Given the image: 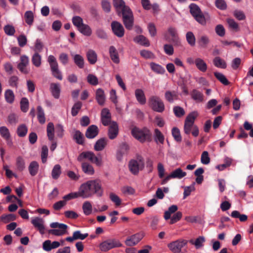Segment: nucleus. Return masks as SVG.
Here are the masks:
<instances>
[{
	"label": "nucleus",
	"mask_w": 253,
	"mask_h": 253,
	"mask_svg": "<svg viewBox=\"0 0 253 253\" xmlns=\"http://www.w3.org/2000/svg\"><path fill=\"white\" fill-rule=\"evenodd\" d=\"M213 64L217 68L221 69H225L227 64L224 60L221 59L220 57H216L213 60Z\"/></svg>",
	"instance_id": "obj_41"
},
{
	"label": "nucleus",
	"mask_w": 253,
	"mask_h": 253,
	"mask_svg": "<svg viewBox=\"0 0 253 253\" xmlns=\"http://www.w3.org/2000/svg\"><path fill=\"white\" fill-rule=\"evenodd\" d=\"M101 122L102 124L107 126L111 123V114L109 110L107 108H104L101 111Z\"/></svg>",
	"instance_id": "obj_21"
},
{
	"label": "nucleus",
	"mask_w": 253,
	"mask_h": 253,
	"mask_svg": "<svg viewBox=\"0 0 253 253\" xmlns=\"http://www.w3.org/2000/svg\"><path fill=\"white\" fill-rule=\"evenodd\" d=\"M113 4L117 11H122L123 21L126 28L131 30L133 27L134 18L130 8L125 5L123 0H113Z\"/></svg>",
	"instance_id": "obj_1"
},
{
	"label": "nucleus",
	"mask_w": 253,
	"mask_h": 253,
	"mask_svg": "<svg viewBox=\"0 0 253 253\" xmlns=\"http://www.w3.org/2000/svg\"><path fill=\"white\" fill-rule=\"evenodd\" d=\"M147 29L151 37H154L157 35V29L153 23L150 22L148 24Z\"/></svg>",
	"instance_id": "obj_64"
},
{
	"label": "nucleus",
	"mask_w": 253,
	"mask_h": 253,
	"mask_svg": "<svg viewBox=\"0 0 253 253\" xmlns=\"http://www.w3.org/2000/svg\"><path fill=\"white\" fill-rule=\"evenodd\" d=\"M0 134L5 140L8 146H11L12 145L13 143L9 129L6 126H2L0 127Z\"/></svg>",
	"instance_id": "obj_19"
},
{
	"label": "nucleus",
	"mask_w": 253,
	"mask_h": 253,
	"mask_svg": "<svg viewBox=\"0 0 253 253\" xmlns=\"http://www.w3.org/2000/svg\"><path fill=\"white\" fill-rule=\"evenodd\" d=\"M55 128L53 124L51 122L47 124L46 128L47 136L50 141H53L54 138Z\"/></svg>",
	"instance_id": "obj_34"
},
{
	"label": "nucleus",
	"mask_w": 253,
	"mask_h": 253,
	"mask_svg": "<svg viewBox=\"0 0 253 253\" xmlns=\"http://www.w3.org/2000/svg\"><path fill=\"white\" fill-rule=\"evenodd\" d=\"M92 196L96 195L98 197H101L103 194V189L102 184L99 179H93L87 181Z\"/></svg>",
	"instance_id": "obj_7"
},
{
	"label": "nucleus",
	"mask_w": 253,
	"mask_h": 253,
	"mask_svg": "<svg viewBox=\"0 0 253 253\" xmlns=\"http://www.w3.org/2000/svg\"><path fill=\"white\" fill-rule=\"evenodd\" d=\"M29 64V58L28 56L24 55L20 57V62L18 64V68L20 72L27 74L29 72L27 66Z\"/></svg>",
	"instance_id": "obj_17"
},
{
	"label": "nucleus",
	"mask_w": 253,
	"mask_h": 253,
	"mask_svg": "<svg viewBox=\"0 0 253 253\" xmlns=\"http://www.w3.org/2000/svg\"><path fill=\"white\" fill-rule=\"evenodd\" d=\"M189 8L191 15L199 24L202 25H206L207 23V15H204L199 6L195 3L189 5Z\"/></svg>",
	"instance_id": "obj_3"
},
{
	"label": "nucleus",
	"mask_w": 253,
	"mask_h": 253,
	"mask_svg": "<svg viewBox=\"0 0 253 253\" xmlns=\"http://www.w3.org/2000/svg\"><path fill=\"white\" fill-rule=\"evenodd\" d=\"M98 133V128L95 125H91L87 129L85 136L87 138L91 139L96 137Z\"/></svg>",
	"instance_id": "obj_24"
},
{
	"label": "nucleus",
	"mask_w": 253,
	"mask_h": 253,
	"mask_svg": "<svg viewBox=\"0 0 253 253\" xmlns=\"http://www.w3.org/2000/svg\"><path fill=\"white\" fill-rule=\"evenodd\" d=\"M95 98L97 103L101 106L104 105L106 97L104 90L101 88H98L96 91Z\"/></svg>",
	"instance_id": "obj_26"
},
{
	"label": "nucleus",
	"mask_w": 253,
	"mask_h": 253,
	"mask_svg": "<svg viewBox=\"0 0 253 253\" xmlns=\"http://www.w3.org/2000/svg\"><path fill=\"white\" fill-rule=\"evenodd\" d=\"M16 165L17 169L18 171H21L25 169V163L24 159L22 157L19 156L16 158Z\"/></svg>",
	"instance_id": "obj_46"
},
{
	"label": "nucleus",
	"mask_w": 253,
	"mask_h": 253,
	"mask_svg": "<svg viewBox=\"0 0 253 253\" xmlns=\"http://www.w3.org/2000/svg\"><path fill=\"white\" fill-rule=\"evenodd\" d=\"M172 135L173 137L174 140L180 142L182 140V137L180 134V130L176 127H173L171 130Z\"/></svg>",
	"instance_id": "obj_52"
},
{
	"label": "nucleus",
	"mask_w": 253,
	"mask_h": 253,
	"mask_svg": "<svg viewBox=\"0 0 253 253\" xmlns=\"http://www.w3.org/2000/svg\"><path fill=\"white\" fill-rule=\"evenodd\" d=\"M78 30L83 35L87 37H89L92 34V30L87 24H83Z\"/></svg>",
	"instance_id": "obj_37"
},
{
	"label": "nucleus",
	"mask_w": 253,
	"mask_h": 253,
	"mask_svg": "<svg viewBox=\"0 0 253 253\" xmlns=\"http://www.w3.org/2000/svg\"><path fill=\"white\" fill-rule=\"evenodd\" d=\"M209 38L206 35L202 36L198 41L199 45L203 47H206L209 43Z\"/></svg>",
	"instance_id": "obj_60"
},
{
	"label": "nucleus",
	"mask_w": 253,
	"mask_h": 253,
	"mask_svg": "<svg viewBox=\"0 0 253 253\" xmlns=\"http://www.w3.org/2000/svg\"><path fill=\"white\" fill-rule=\"evenodd\" d=\"M186 38L187 42L191 46H193L195 45L196 39L194 34L192 32H188L186 33Z\"/></svg>",
	"instance_id": "obj_53"
},
{
	"label": "nucleus",
	"mask_w": 253,
	"mask_h": 253,
	"mask_svg": "<svg viewBox=\"0 0 253 253\" xmlns=\"http://www.w3.org/2000/svg\"><path fill=\"white\" fill-rule=\"evenodd\" d=\"M39 169V165L36 161L31 162L28 167V170L31 176H35L38 172Z\"/></svg>",
	"instance_id": "obj_32"
},
{
	"label": "nucleus",
	"mask_w": 253,
	"mask_h": 253,
	"mask_svg": "<svg viewBox=\"0 0 253 253\" xmlns=\"http://www.w3.org/2000/svg\"><path fill=\"white\" fill-rule=\"evenodd\" d=\"M119 128L117 123L113 122L110 124L108 136L111 139H113L117 137L118 134Z\"/></svg>",
	"instance_id": "obj_22"
},
{
	"label": "nucleus",
	"mask_w": 253,
	"mask_h": 253,
	"mask_svg": "<svg viewBox=\"0 0 253 253\" xmlns=\"http://www.w3.org/2000/svg\"><path fill=\"white\" fill-rule=\"evenodd\" d=\"M191 97L197 102H202L203 101V93L197 89H193L191 93Z\"/></svg>",
	"instance_id": "obj_43"
},
{
	"label": "nucleus",
	"mask_w": 253,
	"mask_h": 253,
	"mask_svg": "<svg viewBox=\"0 0 253 253\" xmlns=\"http://www.w3.org/2000/svg\"><path fill=\"white\" fill-rule=\"evenodd\" d=\"M83 171L86 175H92L95 173V170L92 165L88 162H83L81 165Z\"/></svg>",
	"instance_id": "obj_23"
},
{
	"label": "nucleus",
	"mask_w": 253,
	"mask_h": 253,
	"mask_svg": "<svg viewBox=\"0 0 253 253\" xmlns=\"http://www.w3.org/2000/svg\"><path fill=\"white\" fill-rule=\"evenodd\" d=\"M47 62L49 64L52 76L59 80H62L63 77L61 72L59 69L56 58L53 55H50L47 58Z\"/></svg>",
	"instance_id": "obj_6"
},
{
	"label": "nucleus",
	"mask_w": 253,
	"mask_h": 253,
	"mask_svg": "<svg viewBox=\"0 0 253 253\" xmlns=\"http://www.w3.org/2000/svg\"><path fill=\"white\" fill-rule=\"evenodd\" d=\"M205 242V238L203 236H200L197 238L195 241L191 240L190 243L194 245L196 249H199L202 247L204 245V243Z\"/></svg>",
	"instance_id": "obj_45"
},
{
	"label": "nucleus",
	"mask_w": 253,
	"mask_h": 253,
	"mask_svg": "<svg viewBox=\"0 0 253 253\" xmlns=\"http://www.w3.org/2000/svg\"><path fill=\"white\" fill-rule=\"evenodd\" d=\"M73 60L75 64L80 69L84 67V58L80 54H75L73 57Z\"/></svg>",
	"instance_id": "obj_39"
},
{
	"label": "nucleus",
	"mask_w": 253,
	"mask_h": 253,
	"mask_svg": "<svg viewBox=\"0 0 253 253\" xmlns=\"http://www.w3.org/2000/svg\"><path fill=\"white\" fill-rule=\"evenodd\" d=\"M151 70L157 74H164L166 71L165 68L160 64L155 62H151L149 64Z\"/></svg>",
	"instance_id": "obj_27"
},
{
	"label": "nucleus",
	"mask_w": 253,
	"mask_h": 253,
	"mask_svg": "<svg viewBox=\"0 0 253 253\" xmlns=\"http://www.w3.org/2000/svg\"><path fill=\"white\" fill-rule=\"evenodd\" d=\"M195 66L199 71L202 72H205L207 70L208 66L207 63L201 58H196Z\"/></svg>",
	"instance_id": "obj_33"
},
{
	"label": "nucleus",
	"mask_w": 253,
	"mask_h": 253,
	"mask_svg": "<svg viewBox=\"0 0 253 253\" xmlns=\"http://www.w3.org/2000/svg\"><path fill=\"white\" fill-rule=\"evenodd\" d=\"M82 106V103L81 102H77L74 104L73 106L72 107L71 110V114L73 116H76L79 110L81 109Z\"/></svg>",
	"instance_id": "obj_63"
},
{
	"label": "nucleus",
	"mask_w": 253,
	"mask_h": 253,
	"mask_svg": "<svg viewBox=\"0 0 253 253\" xmlns=\"http://www.w3.org/2000/svg\"><path fill=\"white\" fill-rule=\"evenodd\" d=\"M144 233L142 232L137 233L128 237L125 241V244L128 246H133L138 243L143 238Z\"/></svg>",
	"instance_id": "obj_13"
},
{
	"label": "nucleus",
	"mask_w": 253,
	"mask_h": 253,
	"mask_svg": "<svg viewBox=\"0 0 253 253\" xmlns=\"http://www.w3.org/2000/svg\"><path fill=\"white\" fill-rule=\"evenodd\" d=\"M145 163L143 159L141 158L137 160H131L128 165L129 170L133 174H137L140 170L142 169L144 167Z\"/></svg>",
	"instance_id": "obj_12"
},
{
	"label": "nucleus",
	"mask_w": 253,
	"mask_h": 253,
	"mask_svg": "<svg viewBox=\"0 0 253 253\" xmlns=\"http://www.w3.org/2000/svg\"><path fill=\"white\" fill-rule=\"evenodd\" d=\"M48 149L46 146L44 145L42 147L41 152V159L42 163H45L47 161L48 156Z\"/></svg>",
	"instance_id": "obj_61"
},
{
	"label": "nucleus",
	"mask_w": 253,
	"mask_h": 253,
	"mask_svg": "<svg viewBox=\"0 0 253 253\" xmlns=\"http://www.w3.org/2000/svg\"><path fill=\"white\" fill-rule=\"evenodd\" d=\"M73 138L79 144L84 143V138L83 134L79 130H75L73 135Z\"/></svg>",
	"instance_id": "obj_48"
},
{
	"label": "nucleus",
	"mask_w": 253,
	"mask_h": 253,
	"mask_svg": "<svg viewBox=\"0 0 253 253\" xmlns=\"http://www.w3.org/2000/svg\"><path fill=\"white\" fill-rule=\"evenodd\" d=\"M134 41L137 43H139L144 46H149L150 42L149 40L143 35H139L136 36L134 39Z\"/></svg>",
	"instance_id": "obj_36"
},
{
	"label": "nucleus",
	"mask_w": 253,
	"mask_h": 253,
	"mask_svg": "<svg viewBox=\"0 0 253 253\" xmlns=\"http://www.w3.org/2000/svg\"><path fill=\"white\" fill-rule=\"evenodd\" d=\"M178 209L177 206L176 205H172L170 206L168 210L166 211L164 213V218L168 220L170 218L171 214L174 213Z\"/></svg>",
	"instance_id": "obj_47"
},
{
	"label": "nucleus",
	"mask_w": 253,
	"mask_h": 253,
	"mask_svg": "<svg viewBox=\"0 0 253 253\" xmlns=\"http://www.w3.org/2000/svg\"><path fill=\"white\" fill-rule=\"evenodd\" d=\"M61 173V166L58 165H55L51 171V176L53 179H58Z\"/></svg>",
	"instance_id": "obj_44"
},
{
	"label": "nucleus",
	"mask_w": 253,
	"mask_h": 253,
	"mask_svg": "<svg viewBox=\"0 0 253 253\" xmlns=\"http://www.w3.org/2000/svg\"><path fill=\"white\" fill-rule=\"evenodd\" d=\"M111 28L113 33L118 37L122 38L125 34V30L123 25L117 21H113Z\"/></svg>",
	"instance_id": "obj_16"
},
{
	"label": "nucleus",
	"mask_w": 253,
	"mask_h": 253,
	"mask_svg": "<svg viewBox=\"0 0 253 253\" xmlns=\"http://www.w3.org/2000/svg\"><path fill=\"white\" fill-rule=\"evenodd\" d=\"M165 97L166 100L169 102L172 103L175 100L178 99V92L175 90H168L165 92Z\"/></svg>",
	"instance_id": "obj_25"
},
{
	"label": "nucleus",
	"mask_w": 253,
	"mask_h": 253,
	"mask_svg": "<svg viewBox=\"0 0 253 253\" xmlns=\"http://www.w3.org/2000/svg\"><path fill=\"white\" fill-rule=\"evenodd\" d=\"M231 216L233 218H239L241 222L245 221L248 219V216L246 214H241L237 211H233L231 212Z\"/></svg>",
	"instance_id": "obj_54"
},
{
	"label": "nucleus",
	"mask_w": 253,
	"mask_h": 253,
	"mask_svg": "<svg viewBox=\"0 0 253 253\" xmlns=\"http://www.w3.org/2000/svg\"><path fill=\"white\" fill-rule=\"evenodd\" d=\"M107 144V140L105 138H101L98 140L94 145V150L97 151H102Z\"/></svg>",
	"instance_id": "obj_42"
},
{
	"label": "nucleus",
	"mask_w": 253,
	"mask_h": 253,
	"mask_svg": "<svg viewBox=\"0 0 253 253\" xmlns=\"http://www.w3.org/2000/svg\"><path fill=\"white\" fill-rule=\"evenodd\" d=\"M132 136L140 142H145L150 137V133L147 129H140L138 127H134L131 129Z\"/></svg>",
	"instance_id": "obj_10"
},
{
	"label": "nucleus",
	"mask_w": 253,
	"mask_h": 253,
	"mask_svg": "<svg viewBox=\"0 0 253 253\" xmlns=\"http://www.w3.org/2000/svg\"><path fill=\"white\" fill-rule=\"evenodd\" d=\"M88 236V233L83 234L79 230L75 231L73 233V236L71 237H67L65 238L66 241L72 242L74 240H83Z\"/></svg>",
	"instance_id": "obj_20"
},
{
	"label": "nucleus",
	"mask_w": 253,
	"mask_h": 253,
	"mask_svg": "<svg viewBox=\"0 0 253 253\" xmlns=\"http://www.w3.org/2000/svg\"><path fill=\"white\" fill-rule=\"evenodd\" d=\"M122 246V244L119 240L111 238L101 243L99 247L102 252H107L113 248L120 247Z\"/></svg>",
	"instance_id": "obj_8"
},
{
	"label": "nucleus",
	"mask_w": 253,
	"mask_h": 253,
	"mask_svg": "<svg viewBox=\"0 0 253 253\" xmlns=\"http://www.w3.org/2000/svg\"><path fill=\"white\" fill-rule=\"evenodd\" d=\"M83 213L85 215L88 216L92 214L93 211L92 205L90 201H85L82 205Z\"/></svg>",
	"instance_id": "obj_31"
},
{
	"label": "nucleus",
	"mask_w": 253,
	"mask_h": 253,
	"mask_svg": "<svg viewBox=\"0 0 253 253\" xmlns=\"http://www.w3.org/2000/svg\"><path fill=\"white\" fill-rule=\"evenodd\" d=\"M135 96L137 101L141 105L146 103V99L144 91L141 89H137L135 91Z\"/></svg>",
	"instance_id": "obj_29"
},
{
	"label": "nucleus",
	"mask_w": 253,
	"mask_h": 253,
	"mask_svg": "<svg viewBox=\"0 0 253 253\" xmlns=\"http://www.w3.org/2000/svg\"><path fill=\"white\" fill-rule=\"evenodd\" d=\"M25 20L29 25H32L34 20V14L32 11H27L25 13Z\"/></svg>",
	"instance_id": "obj_55"
},
{
	"label": "nucleus",
	"mask_w": 253,
	"mask_h": 253,
	"mask_svg": "<svg viewBox=\"0 0 253 253\" xmlns=\"http://www.w3.org/2000/svg\"><path fill=\"white\" fill-rule=\"evenodd\" d=\"M214 75L215 77L223 84L228 85L229 82L225 77V76L222 73L219 72H214Z\"/></svg>",
	"instance_id": "obj_59"
},
{
	"label": "nucleus",
	"mask_w": 253,
	"mask_h": 253,
	"mask_svg": "<svg viewBox=\"0 0 253 253\" xmlns=\"http://www.w3.org/2000/svg\"><path fill=\"white\" fill-rule=\"evenodd\" d=\"M29 101L27 98L23 97L20 101L21 110L23 112H27L29 109Z\"/></svg>",
	"instance_id": "obj_57"
},
{
	"label": "nucleus",
	"mask_w": 253,
	"mask_h": 253,
	"mask_svg": "<svg viewBox=\"0 0 253 253\" xmlns=\"http://www.w3.org/2000/svg\"><path fill=\"white\" fill-rule=\"evenodd\" d=\"M140 54L142 57L145 59H153L155 58L154 54L150 51L147 50H142L140 52Z\"/></svg>",
	"instance_id": "obj_56"
},
{
	"label": "nucleus",
	"mask_w": 253,
	"mask_h": 253,
	"mask_svg": "<svg viewBox=\"0 0 253 253\" xmlns=\"http://www.w3.org/2000/svg\"><path fill=\"white\" fill-rule=\"evenodd\" d=\"M60 244L58 241L51 242L49 240L44 241L42 243V249L46 252H49L52 249H57L60 247Z\"/></svg>",
	"instance_id": "obj_18"
},
{
	"label": "nucleus",
	"mask_w": 253,
	"mask_h": 253,
	"mask_svg": "<svg viewBox=\"0 0 253 253\" xmlns=\"http://www.w3.org/2000/svg\"><path fill=\"white\" fill-rule=\"evenodd\" d=\"M170 173L172 178L181 179L186 175V172L183 171L180 168L175 169Z\"/></svg>",
	"instance_id": "obj_40"
},
{
	"label": "nucleus",
	"mask_w": 253,
	"mask_h": 253,
	"mask_svg": "<svg viewBox=\"0 0 253 253\" xmlns=\"http://www.w3.org/2000/svg\"><path fill=\"white\" fill-rule=\"evenodd\" d=\"M32 62L36 67H40L42 63L41 56L38 53L36 52L32 57Z\"/></svg>",
	"instance_id": "obj_50"
},
{
	"label": "nucleus",
	"mask_w": 253,
	"mask_h": 253,
	"mask_svg": "<svg viewBox=\"0 0 253 253\" xmlns=\"http://www.w3.org/2000/svg\"><path fill=\"white\" fill-rule=\"evenodd\" d=\"M4 98L6 102L9 104H12L15 99V95L11 89H7L4 92Z\"/></svg>",
	"instance_id": "obj_38"
},
{
	"label": "nucleus",
	"mask_w": 253,
	"mask_h": 253,
	"mask_svg": "<svg viewBox=\"0 0 253 253\" xmlns=\"http://www.w3.org/2000/svg\"><path fill=\"white\" fill-rule=\"evenodd\" d=\"M50 90L53 96L56 99L59 98L60 86L59 84L52 83L50 85Z\"/></svg>",
	"instance_id": "obj_28"
},
{
	"label": "nucleus",
	"mask_w": 253,
	"mask_h": 253,
	"mask_svg": "<svg viewBox=\"0 0 253 253\" xmlns=\"http://www.w3.org/2000/svg\"><path fill=\"white\" fill-rule=\"evenodd\" d=\"M199 113L197 111L190 112L186 117L184 125V132L186 134H189L193 128L194 122L198 117Z\"/></svg>",
	"instance_id": "obj_4"
},
{
	"label": "nucleus",
	"mask_w": 253,
	"mask_h": 253,
	"mask_svg": "<svg viewBox=\"0 0 253 253\" xmlns=\"http://www.w3.org/2000/svg\"><path fill=\"white\" fill-rule=\"evenodd\" d=\"M51 228H53L48 230V233L57 236H61L67 233L68 226L63 223L55 222L50 224Z\"/></svg>",
	"instance_id": "obj_5"
},
{
	"label": "nucleus",
	"mask_w": 253,
	"mask_h": 253,
	"mask_svg": "<svg viewBox=\"0 0 253 253\" xmlns=\"http://www.w3.org/2000/svg\"><path fill=\"white\" fill-rule=\"evenodd\" d=\"M28 128L27 126L24 125H20L17 128V134L20 137L25 136L27 133Z\"/></svg>",
	"instance_id": "obj_62"
},
{
	"label": "nucleus",
	"mask_w": 253,
	"mask_h": 253,
	"mask_svg": "<svg viewBox=\"0 0 253 253\" xmlns=\"http://www.w3.org/2000/svg\"><path fill=\"white\" fill-rule=\"evenodd\" d=\"M44 220L39 217H34L31 219V223L41 234H43L45 232Z\"/></svg>",
	"instance_id": "obj_15"
},
{
	"label": "nucleus",
	"mask_w": 253,
	"mask_h": 253,
	"mask_svg": "<svg viewBox=\"0 0 253 253\" xmlns=\"http://www.w3.org/2000/svg\"><path fill=\"white\" fill-rule=\"evenodd\" d=\"M188 241L183 239H179L168 244L169 250L173 253H181L182 249L187 245Z\"/></svg>",
	"instance_id": "obj_9"
},
{
	"label": "nucleus",
	"mask_w": 253,
	"mask_h": 253,
	"mask_svg": "<svg viewBox=\"0 0 253 253\" xmlns=\"http://www.w3.org/2000/svg\"><path fill=\"white\" fill-rule=\"evenodd\" d=\"M168 34L171 37V40L177 42L178 40V34L176 29L173 27H169L168 29Z\"/></svg>",
	"instance_id": "obj_49"
},
{
	"label": "nucleus",
	"mask_w": 253,
	"mask_h": 253,
	"mask_svg": "<svg viewBox=\"0 0 253 253\" xmlns=\"http://www.w3.org/2000/svg\"><path fill=\"white\" fill-rule=\"evenodd\" d=\"M84 160L89 161L98 167H101L103 165V161L101 155H99L97 156L91 151L83 152L80 154L77 158V160L80 162H83Z\"/></svg>",
	"instance_id": "obj_2"
},
{
	"label": "nucleus",
	"mask_w": 253,
	"mask_h": 253,
	"mask_svg": "<svg viewBox=\"0 0 253 253\" xmlns=\"http://www.w3.org/2000/svg\"><path fill=\"white\" fill-rule=\"evenodd\" d=\"M38 119L40 123L43 124L45 122V118L43 110L41 106L37 107Z\"/></svg>",
	"instance_id": "obj_51"
},
{
	"label": "nucleus",
	"mask_w": 253,
	"mask_h": 253,
	"mask_svg": "<svg viewBox=\"0 0 253 253\" xmlns=\"http://www.w3.org/2000/svg\"><path fill=\"white\" fill-rule=\"evenodd\" d=\"M86 57L90 64H94L97 60V55L92 49H89L86 52Z\"/></svg>",
	"instance_id": "obj_35"
},
{
	"label": "nucleus",
	"mask_w": 253,
	"mask_h": 253,
	"mask_svg": "<svg viewBox=\"0 0 253 253\" xmlns=\"http://www.w3.org/2000/svg\"><path fill=\"white\" fill-rule=\"evenodd\" d=\"M109 54L111 60L116 64L120 62V58L118 52L116 48L113 46H111L109 48Z\"/></svg>",
	"instance_id": "obj_30"
},
{
	"label": "nucleus",
	"mask_w": 253,
	"mask_h": 253,
	"mask_svg": "<svg viewBox=\"0 0 253 253\" xmlns=\"http://www.w3.org/2000/svg\"><path fill=\"white\" fill-rule=\"evenodd\" d=\"M195 190V184L193 183L190 186L184 187L183 199H185L189 196L191 192Z\"/></svg>",
	"instance_id": "obj_58"
},
{
	"label": "nucleus",
	"mask_w": 253,
	"mask_h": 253,
	"mask_svg": "<svg viewBox=\"0 0 253 253\" xmlns=\"http://www.w3.org/2000/svg\"><path fill=\"white\" fill-rule=\"evenodd\" d=\"M150 107L155 111L162 113L165 110V105L162 99L157 96H152L149 99Z\"/></svg>",
	"instance_id": "obj_11"
},
{
	"label": "nucleus",
	"mask_w": 253,
	"mask_h": 253,
	"mask_svg": "<svg viewBox=\"0 0 253 253\" xmlns=\"http://www.w3.org/2000/svg\"><path fill=\"white\" fill-rule=\"evenodd\" d=\"M80 197L86 199L92 197L87 181L81 184L78 191Z\"/></svg>",
	"instance_id": "obj_14"
}]
</instances>
